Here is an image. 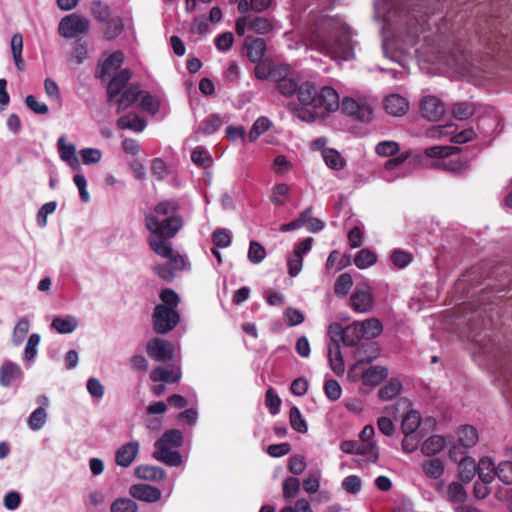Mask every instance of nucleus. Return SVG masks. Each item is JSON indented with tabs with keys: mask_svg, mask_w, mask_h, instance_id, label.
<instances>
[{
	"mask_svg": "<svg viewBox=\"0 0 512 512\" xmlns=\"http://www.w3.org/2000/svg\"><path fill=\"white\" fill-rule=\"evenodd\" d=\"M274 81L276 89L281 95L291 97L297 93L298 99L303 105L298 111V118L302 121L313 122L316 119H323L340 107L339 95L336 90L326 86L317 91L314 84L310 82L298 84L290 68L286 65L281 67V71Z\"/></svg>",
	"mask_w": 512,
	"mask_h": 512,
	"instance_id": "f257e3e1",
	"label": "nucleus"
},
{
	"mask_svg": "<svg viewBox=\"0 0 512 512\" xmlns=\"http://www.w3.org/2000/svg\"><path fill=\"white\" fill-rule=\"evenodd\" d=\"M441 0H377L376 14L398 34L405 30L408 43L413 45L426 17L440 9Z\"/></svg>",
	"mask_w": 512,
	"mask_h": 512,
	"instance_id": "f03ea898",
	"label": "nucleus"
},
{
	"mask_svg": "<svg viewBox=\"0 0 512 512\" xmlns=\"http://www.w3.org/2000/svg\"><path fill=\"white\" fill-rule=\"evenodd\" d=\"M310 45L333 59L354 58L352 31L340 16L319 19L311 32Z\"/></svg>",
	"mask_w": 512,
	"mask_h": 512,
	"instance_id": "7ed1b4c3",
	"label": "nucleus"
},
{
	"mask_svg": "<svg viewBox=\"0 0 512 512\" xmlns=\"http://www.w3.org/2000/svg\"><path fill=\"white\" fill-rule=\"evenodd\" d=\"M459 149L452 146H432L425 149V155L436 158L432 166L452 173H461L466 169V163L458 156Z\"/></svg>",
	"mask_w": 512,
	"mask_h": 512,
	"instance_id": "20e7f679",
	"label": "nucleus"
},
{
	"mask_svg": "<svg viewBox=\"0 0 512 512\" xmlns=\"http://www.w3.org/2000/svg\"><path fill=\"white\" fill-rule=\"evenodd\" d=\"M90 21L77 13L63 17L58 25V33L66 39L77 38L88 33Z\"/></svg>",
	"mask_w": 512,
	"mask_h": 512,
	"instance_id": "39448f33",
	"label": "nucleus"
},
{
	"mask_svg": "<svg viewBox=\"0 0 512 512\" xmlns=\"http://www.w3.org/2000/svg\"><path fill=\"white\" fill-rule=\"evenodd\" d=\"M145 226L150 233L174 237L183 226L182 217L146 216Z\"/></svg>",
	"mask_w": 512,
	"mask_h": 512,
	"instance_id": "423d86ee",
	"label": "nucleus"
},
{
	"mask_svg": "<svg viewBox=\"0 0 512 512\" xmlns=\"http://www.w3.org/2000/svg\"><path fill=\"white\" fill-rule=\"evenodd\" d=\"M179 313L166 305H156L153 313V326L158 334L170 332L179 322Z\"/></svg>",
	"mask_w": 512,
	"mask_h": 512,
	"instance_id": "0eeeda50",
	"label": "nucleus"
},
{
	"mask_svg": "<svg viewBox=\"0 0 512 512\" xmlns=\"http://www.w3.org/2000/svg\"><path fill=\"white\" fill-rule=\"evenodd\" d=\"M341 109L347 115L364 123H369L374 117L373 109L369 104L348 97L343 99Z\"/></svg>",
	"mask_w": 512,
	"mask_h": 512,
	"instance_id": "6e6552de",
	"label": "nucleus"
},
{
	"mask_svg": "<svg viewBox=\"0 0 512 512\" xmlns=\"http://www.w3.org/2000/svg\"><path fill=\"white\" fill-rule=\"evenodd\" d=\"M341 450L347 454L365 456L372 463H375L379 457L378 447L375 443L346 440L341 443Z\"/></svg>",
	"mask_w": 512,
	"mask_h": 512,
	"instance_id": "1a4fd4ad",
	"label": "nucleus"
},
{
	"mask_svg": "<svg viewBox=\"0 0 512 512\" xmlns=\"http://www.w3.org/2000/svg\"><path fill=\"white\" fill-rule=\"evenodd\" d=\"M146 351L151 359L158 362L170 361L174 357V347L172 343L161 338L149 340Z\"/></svg>",
	"mask_w": 512,
	"mask_h": 512,
	"instance_id": "9d476101",
	"label": "nucleus"
},
{
	"mask_svg": "<svg viewBox=\"0 0 512 512\" xmlns=\"http://www.w3.org/2000/svg\"><path fill=\"white\" fill-rule=\"evenodd\" d=\"M351 307L359 313H366L374 306V296L367 286L357 287L350 297Z\"/></svg>",
	"mask_w": 512,
	"mask_h": 512,
	"instance_id": "9b49d317",
	"label": "nucleus"
},
{
	"mask_svg": "<svg viewBox=\"0 0 512 512\" xmlns=\"http://www.w3.org/2000/svg\"><path fill=\"white\" fill-rule=\"evenodd\" d=\"M155 450L152 457L170 467H178L182 464L181 454L175 448L163 444L154 443Z\"/></svg>",
	"mask_w": 512,
	"mask_h": 512,
	"instance_id": "f8f14e48",
	"label": "nucleus"
},
{
	"mask_svg": "<svg viewBox=\"0 0 512 512\" xmlns=\"http://www.w3.org/2000/svg\"><path fill=\"white\" fill-rule=\"evenodd\" d=\"M423 117L430 121H439L445 114L444 103L435 96H425L421 101Z\"/></svg>",
	"mask_w": 512,
	"mask_h": 512,
	"instance_id": "ddd939ff",
	"label": "nucleus"
},
{
	"mask_svg": "<svg viewBox=\"0 0 512 512\" xmlns=\"http://www.w3.org/2000/svg\"><path fill=\"white\" fill-rule=\"evenodd\" d=\"M140 445L138 441H130L121 445L115 454V462L118 466L129 467L136 459L139 453Z\"/></svg>",
	"mask_w": 512,
	"mask_h": 512,
	"instance_id": "4468645a",
	"label": "nucleus"
},
{
	"mask_svg": "<svg viewBox=\"0 0 512 512\" xmlns=\"http://www.w3.org/2000/svg\"><path fill=\"white\" fill-rule=\"evenodd\" d=\"M130 495L140 501L153 503L161 498V491L148 484H134L129 489Z\"/></svg>",
	"mask_w": 512,
	"mask_h": 512,
	"instance_id": "2eb2a0df",
	"label": "nucleus"
},
{
	"mask_svg": "<svg viewBox=\"0 0 512 512\" xmlns=\"http://www.w3.org/2000/svg\"><path fill=\"white\" fill-rule=\"evenodd\" d=\"M131 71L127 68L120 70L109 82L107 87L108 101L112 102L123 91L131 79Z\"/></svg>",
	"mask_w": 512,
	"mask_h": 512,
	"instance_id": "dca6fc26",
	"label": "nucleus"
},
{
	"mask_svg": "<svg viewBox=\"0 0 512 512\" xmlns=\"http://www.w3.org/2000/svg\"><path fill=\"white\" fill-rule=\"evenodd\" d=\"M181 378L180 368L176 366H158L150 372V379L153 382L175 383Z\"/></svg>",
	"mask_w": 512,
	"mask_h": 512,
	"instance_id": "f3484780",
	"label": "nucleus"
},
{
	"mask_svg": "<svg viewBox=\"0 0 512 512\" xmlns=\"http://www.w3.org/2000/svg\"><path fill=\"white\" fill-rule=\"evenodd\" d=\"M171 237H166L160 234L150 233L148 237V243L150 248L159 256L168 258L172 256L173 248L169 241Z\"/></svg>",
	"mask_w": 512,
	"mask_h": 512,
	"instance_id": "a211bd4d",
	"label": "nucleus"
},
{
	"mask_svg": "<svg viewBox=\"0 0 512 512\" xmlns=\"http://www.w3.org/2000/svg\"><path fill=\"white\" fill-rule=\"evenodd\" d=\"M21 375V367L15 362L6 360L0 366V385L2 387H9Z\"/></svg>",
	"mask_w": 512,
	"mask_h": 512,
	"instance_id": "6ab92c4d",
	"label": "nucleus"
},
{
	"mask_svg": "<svg viewBox=\"0 0 512 512\" xmlns=\"http://www.w3.org/2000/svg\"><path fill=\"white\" fill-rule=\"evenodd\" d=\"M384 108L388 114L399 117L407 112L408 102L399 94H391L386 97Z\"/></svg>",
	"mask_w": 512,
	"mask_h": 512,
	"instance_id": "aec40b11",
	"label": "nucleus"
},
{
	"mask_svg": "<svg viewBox=\"0 0 512 512\" xmlns=\"http://www.w3.org/2000/svg\"><path fill=\"white\" fill-rule=\"evenodd\" d=\"M123 58H124L123 53L120 51H116V52L112 53L100 65V68L97 71V77L102 79L105 76H109V75L115 73L120 68V66L123 62Z\"/></svg>",
	"mask_w": 512,
	"mask_h": 512,
	"instance_id": "412c9836",
	"label": "nucleus"
},
{
	"mask_svg": "<svg viewBox=\"0 0 512 512\" xmlns=\"http://www.w3.org/2000/svg\"><path fill=\"white\" fill-rule=\"evenodd\" d=\"M141 94L142 92L137 84L129 85L125 90H123L120 98L117 100V112L120 113L127 110L139 99Z\"/></svg>",
	"mask_w": 512,
	"mask_h": 512,
	"instance_id": "4be33fe9",
	"label": "nucleus"
},
{
	"mask_svg": "<svg viewBox=\"0 0 512 512\" xmlns=\"http://www.w3.org/2000/svg\"><path fill=\"white\" fill-rule=\"evenodd\" d=\"M78 325L79 321L73 315L57 316L51 322V328L59 334H70L77 329Z\"/></svg>",
	"mask_w": 512,
	"mask_h": 512,
	"instance_id": "5701e85b",
	"label": "nucleus"
},
{
	"mask_svg": "<svg viewBox=\"0 0 512 512\" xmlns=\"http://www.w3.org/2000/svg\"><path fill=\"white\" fill-rule=\"evenodd\" d=\"M57 147L63 161L67 162L73 169L79 166V160L76 156V147L73 144H67L64 135L58 139Z\"/></svg>",
	"mask_w": 512,
	"mask_h": 512,
	"instance_id": "b1692460",
	"label": "nucleus"
},
{
	"mask_svg": "<svg viewBox=\"0 0 512 512\" xmlns=\"http://www.w3.org/2000/svg\"><path fill=\"white\" fill-rule=\"evenodd\" d=\"M254 63L256 64L254 73L256 78L259 80H266L268 78L275 80L283 66H276L269 60H260L259 62Z\"/></svg>",
	"mask_w": 512,
	"mask_h": 512,
	"instance_id": "393cba45",
	"label": "nucleus"
},
{
	"mask_svg": "<svg viewBox=\"0 0 512 512\" xmlns=\"http://www.w3.org/2000/svg\"><path fill=\"white\" fill-rule=\"evenodd\" d=\"M245 48L250 61L254 63L263 60L266 51V43L262 38L246 39Z\"/></svg>",
	"mask_w": 512,
	"mask_h": 512,
	"instance_id": "a878e982",
	"label": "nucleus"
},
{
	"mask_svg": "<svg viewBox=\"0 0 512 512\" xmlns=\"http://www.w3.org/2000/svg\"><path fill=\"white\" fill-rule=\"evenodd\" d=\"M360 336L366 339H374L382 333V323L376 318H370L362 322L356 321Z\"/></svg>",
	"mask_w": 512,
	"mask_h": 512,
	"instance_id": "bb28decb",
	"label": "nucleus"
},
{
	"mask_svg": "<svg viewBox=\"0 0 512 512\" xmlns=\"http://www.w3.org/2000/svg\"><path fill=\"white\" fill-rule=\"evenodd\" d=\"M135 475L139 479L148 481H161L166 478V472L157 466L140 465L135 469Z\"/></svg>",
	"mask_w": 512,
	"mask_h": 512,
	"instance_id": "cd10ccee",
	"label": "nucleus"
},
{
	"mask_svg": "<svg viewBox=\"0 0 512 512\" xmlns=\"http://www.w3.org/2000/svg\"><path fill=\"white\" fill-rule=\"evenodd\" d=\"M179 209L180 205L177 200H165L155 206L153 214H148L147 216H158V219L160 217H181L178 215Z\"/></svg>",
	"mask_w": 512,
	"mask_h": 512,
	"instance_id": "c85d7f7f",
	"label": "nucleus"
},
{
	"mask_svg": "<svg viewBox=\"0 0 512 512\" xmlns=\"http://www.w3.org/2000/svg\"><path fill=\"white\" fill-rule=\"evenodd\" d=\"M328 358L331 369L336 374H341L345 370L344 361L340 351V345L337 341H332L328 348Z\"/></svg>",
	"mask_w": 512,
	"mask_h": 512,
	"instance_id": "c756f323",
	"label": "nucleus"
},
{
	"mask_svg": "<svg viewBox=\"0 0 512 512\" xmlns=\"http://www.w3.org/2000/svg\"><path fill=\"white\" fill-rule=\"evenodd\" d=\"M445 465L440 458H432L422 463V471L426 477L438 480L444 474Z\"/></svg>",
	"mask_w": 512,
	"mask_h": 512,
	"instance_id": "7c9ffc66",
	"label": "nucleus"
},
{
	"mask_svg": "<svg viewBox=\"0 0 512 512\" xmlns=\"http://www.w3.org/2000/svg\"><path fill=\"white\" fill-rule=\"evenodd\" d=\"M117 125L120 129H129L134 132H142L146 127L144 119L134 114H128L120 117L117 120Z\"/></svg>",
	"mask_w": 512,
	"mask_h": 512,
	"instance_id": "2f4dec72",
	"label": "nucleus"
},
{
	"mask_svg": "<svg viewBox=\"0 0 512 512\" xmlns=\"http://www.w3.org/2000/svg\"><path fill=\"white\" fill-rule=\"evenodd\" d=\"M495 464L491 458L484 457L479 461L477 466V473L479 478L484 483H491L496 476Z\"/></svg>",
	"mask_w": 512,
	"mask_h": 512,
	"instance_id": "473e14b6",
	"label": "nucleus"
},
{
	"mask_svg": "<svg viewBox=\"0 0 512 512\" xmlns=\"http://www.w3.org/2000/svg\"><path fill=\"white\" fill-rule=\"evenodd\" d=\"M446 446L445 439L440 435H432L424 441L421 452L425 456H433L440 453Z\"/></svg>",
	"mask_w": 512,
	"mask_h": 512,
	"instance_id": "72a5a7b5",
	"label": "nucleus"
},
{
	"mask_svg": "<svg viewBox=\"0 0 512 512\" xmlns=\"http://www.w3.org/2000/svg\"><path fill=\"white\" fill-rule=\"evenodd\" d=\"M387 375L388 371L385 367L372 366L363 373L362 379L365 384L376 386L385 379Z\"/></svg>",
	"mask_w": 512,
	"mask_h": 512,
	"instance_id": "f704fd0d",
	"label": "nucleus"
},
{
	"mask_svg": "<svg viewBox=\"0 0 512 512\" xmlns=\"http://www.w3.org/2000/svg\"><path fill=\"white\" fill-rule=\"evenodd\" d=\"M30 329V322L26 317H22L16 323L11 337L14 346H20L25 340Z\"/></svg>",
	"mask_w": 512,
	"mask_h": 512,
	"instance_id": "c9c22d12",
	"label": "nucleus"
},
{
	"mask_svg": "<svg viewBox=\"0 0 512 512\" xmlns=\"http://www.w3.org/2000/svg\"><path fill=\"white\" fill-rule=\"evenodd\" d=\"M402 384L397 379H392L382 386L378 392L379 398L384 401H389L401 393Z\"/></svg>",
	"mask_w": 512,
	"mask_h": 512,
	"instance_id": "e433bc0d",
	"label": "nucleus"
},
{
	"mask_svg": "<svg viewBox=\"0 0 512 512\" xmlns=\"http://www.w3.org/2000/svg\"><path fill=\"white\" fill-rule=\"evenodd\" d=\"M421 423V417L419 412L415 410L408 411L403 419L401 424V429L403 433H415Z\"/></svg>",
	"mask_w": 512,
	"mask_h": 512,
	"instance_id": "4c0bfd02",
	"label": "nucleus"
},
{
	"mask_svg": "<svg viewBox=\"0 0 512 512\" xmlns=\"http://www.w3.org/2000/svg\"><path fill=\"white\" fill-rule=\"evenodd\" d=\"M322 157L325 164L334 170H340L344 167L345 161L335 149L326 148L322 151Z\"/></svg>",
	"mask_w": 512,
	"mask_h": 512,
	"instance_id": "58836bf2",
	"label": "nucleus"
},
{
	"mask_svg": "<svg viewBox=\"0 0 512 512\" xmlns=\"http://www.w3.org/2000/svg\"><path fill=\"white\" fill-rule=\"evenodd\" d=\"M191 160L195 165L201 168H208L213 162L209 151L202 146H198L193 150Z\"/></svg>",
	"mask_w": 512,
	"mask_h": 512,
	"instance_id": "ea45409f",
	"label": "nucleus"
},
{
	"mask_svg": "<svg viewBox=\"0 0 512 512\" xmlns=\"http://www.w3.org/2000/svg\"><path fill=\"white\" fill-rule=\"evenodd\" d=\"M377 261V257L374 252L369 249H361L357 252L354 258V264L359 269H366L374 265Z\"/></svg>",
	"mask_w": 512,
	"mask_h": 512,
	"instance_id": "a19ab883",
	"label": "nucleus"
},
{
	"mask_svg": "<svg viewBox=\"0 0 512 512\" xmlns=\"http://www.w3.org/2000/svg\"><path fill=\"white\" fill-rule=\"evenodd\" d=\"M156 442L173 448H178L183 443V434L180 430L171 429L166 431Z\"/></svg>",
	"mask_w": 512,
	"mask_h": 512,
	"instance_id": "79ce46f5",
	"label": "nucleus"
},
{
	"mask_svg": "<svg viewBox=\"0 0 512 512\" xmlns=\"http://www.w3.org/2000/svg\"><path fill=\"white\" fill-rule=\"evenodd\" d=\"M40 341L41 336L38 333H33L29 336L23 352V360L25 362H31L35 359Z\"/></svg>",
	"mask_w": 512,
	"mask_h": 512,
	"instance_id": "37998d69",
	"label": "nucleus"
},
{
	"mask_svg": "<svg viewBox=\"0 0 512 512\" xmlns=\"http://www.w3.org/2000/svg\"><path fill=\"white\" fill-rule=\"evenodd\" d=\"M360 331L358 329L357 323L354 322L351 325L347 326L342 332V342L344 345L353 347L358 344V342L363 338L360 336Z\"/></svg>",
	"mask_w": 512,
	"mask_h": 512,
	"instance_id": "c03bdc74",
	"label": "nucleus"
},
{
	"mask_svg": "<svg viewBox=\"0 0 512 512\" xmlns=\"http://www.w3.org/2000/svg\"><path fill=\"white\" fill-rule=\"evenodd\" d=\"M459 442L464 448L473 446L478 440V434L473 426H464L458 432Z\"/></svg>",
	"mask_w": 512,
	"mask_h": 512,
	"instance_id": "a18cd8bd",
	"label": "nucleus"
},
{
	"mask_svg": "<svg viewBox=\"0 0 512 512\" xmlns=\"http://www.w3.org/2000/svg\"><path fill=\"white\" fill-rule=\"evenodd\" d=\"M47 421V412L44 407L35 409L28 418V426L33 431H38Z\"/></svg>",
	"mask_w": 512,
	"mask_h": 512,
	"instance_id": "49530a36",
	"label": "nucleus"
},
{
	"mask_svg": "<svg viewBox=\"0 0 512 512\" xmlns=\"http://www.w3.org/2000/svg\"><path fill=\"white\" fill-rule=\"evenodd\" d=\"M475 113V105L471 102H458L453 105L452 114L456 119L465 120Z\"/></svg>",
	"mask_w": 512,
	"mask_h": 512,
	"instance_id": "de8ad7c7",
	"label": "nucleus"
},
{
	"mask_svg": "<svg viewBox=\"0 0 512 512\" xmlns=\"http://www.w3.org/2000/svg\"><path fill=\"white\" fill-rule=\"evenodd\" d=\"M289 420L291 427L299 433H306L308 430L307 422L302 416L298 407L293 406L290 409Z\"/></svg>",
	"mask_w": 512,
	"mask_h": 512,
	"instance_id": "09e8293b",
	"label": "nucleus"
},
{
	"mask_svg": "<svg viewBox=\"0 0 512 512\" xmlns=\"http://www.w3.org/2000/svg\"><path fill=\"white\" fill-rule=\"evenodd\" d=\"M271 126V121L264 116L259 117L252 125L249 132V140L254 142Z\"/></svg>",
	"mask_w": 512,
	"mask_h": 512,
	"instance_id": "8fccbe9b",
	"label": "nucleus"
},
{
	"mask_svg": "<svg viewBox=\"0 0 512 512\" xmlns=\"http://www.w3.org/2000/svg\"><path fill=\"white\" fill-rule=\"evenodd\" d=\"M91 13L97 21L102 23L108 22L110 19V7L102 1H95L91 4Z\"/></svg>",
	"mask_w": 512,
	"mask_h": 512,
	"instance_id": "3c124183",
	"label": "nucleus"
},
{
	"mask_svg": "<svg viewBox=\"0 0 512 512\" xmlns=\"http://www.w3.org/2000/svg\"><path fill=\"white\" fill-rule=\"evenodd\" d=\"M273 26L268 18L265 17H253L249 20V29L253 30L257 34H267L272 30Z\"/></svg>",
	"mask_w": 512,
	"mask_h": 512,
	"instance_id": "603ef678",
	"label": "nucleus"
},
{
	"mask_svg": "<svg viewBox=\"0 0 512 512\" xmlns=\"http://www.w3.org/2000/svg\"><path fill=\"white\" fill-rule=\"evenodd\" d=\"M290 192L287 184H276L272 189L271 202L276 206H283Z\"/></svg>",
	"mask_w": 512,
	"mask_h": 512,
	"instance_id": "864d4df0",
	"label": "nucleus"
},
{
	"mask_svg": "<svg viewBox=\"0 0 512 512\" xmlns=\"http://www.w3.org/2000/svg\"><path fill=\"white\" fill-rule=\"evenodd\" d=\"M110 510L111 512H137L138 506L130 498H118L112 502Z\"/></svg>",
	"mask_w": 512,
	"mask_h": 512,
	"instance_id": "5fc2aeb1",
	"label": "nucleus"
},
{
	"mask_svg": "<svg viewBox=\"0 0 512 512\" xmlns=\"http://www.w3.org/2000/svg\"><path fill=\"white\" fill-rule=\"evenodd\" d=\"M447 495L452 503H462L466 500L467 494L462 484L452 482L448 486Z\"/></svg>",
	"mask_w": 512,
	"mask_h": 512,
	"instance_id": "6e6d98bb",
	"label": "nucleus"
},
{
	"mask_svg": "<svg viewBox=\"0 0 512 512\" xmlns=\"http://www.w3.org/2000/svg\"><path fill=\"white\" fill-rule=\"evenodd\" d=\"M266 257L265 248L257 241H251L248 250V259L253 264L261 263Z\"/></svg>",
	"mask_w": 512,
	"mask_h": 512,
	"instance_id": "4d7b16f0",
	"label": "nucleus"
},
{
	"mask_svg": "<svg viewBox=\"0 0 512 512\" xmlns=\"http://www.w3.org/2000/svg\"><path fill=\"white\" fill-rule=\"evenodd\" d=\"M353 285V280L350 274L343 273L335 281L334 291L338 296H345Z\"/></svg>",
	"mask_w": 512,
	"mask_h": 512,
	"instance_id": "13d9d810",
	"label": "nucleus"
},
{
	"mask_svg": "<svg viewBox=\"0 0 512 512\" xmlns=\"http://www.w3.org/2000/svg\"><path fill=\"white\" fill-rule=\"evenodd\" d=\"M321 472L319 470L310 471L307 478L303 481V489L309 494H314L320 486Z\"/></svg>",
	"mask_w": 512,
	"mask_h": 512,
	"instance_id": "bf43d9fd",
	"label": "nucleus"
},
{
	"mask_svg": "<svg viewBox=\"0 0 512 512\" xmlns=\"http://www.w3.org/2000/svg\"><path fill=\"white\" fill-rule=\"evenodd\" d=\"M496 476L504 484H512V461L500 462L496 469Z\"/></svg>",
	"mask_w": 512,
	"mask_h": 512,
	"instance_id": "052dcab7",
	"label": "nucleus"
},
{
	"mask_svg": "<svg viewBox=\"0 0 512 512\" xmlns=\"http://www.w3.org/2000/svg\"><path fill=\"white\" fill-rule=\"evenodd\" d=\"M300 489V481L296 477H287L282 485L283 496L285 498H293L297 495Z\"/></svg>",
	"mask_w": 512,
	"mask_h": 512,
	"instance_id": "680f3d73",
	"label": "nucleus"
},
{
	"mask_svg": "<svg viewBox=\"0 0 512 512\" xmlns=\"http://www.w3.org/2000/svg\"><path fill=\"white\" fill-rule=\"evenodd\" d=\"M212 242L217 248H227L231 244L230 232L226 229H216L212 233Z\"/></svg>",
	"mask_w": 512,
	"mask_h": 512,
	"instance_id": "e2e57ef3",
	"label": "nucleus"
},
{
	"mask_svg": "<svg viewBox=\"0 0 512 512\" xmlns=\"http://www.w3.org/2000/svg\"><path fill=\"white\" fill-rule=\"evenodd\" d=\"M476 470L477 468L473 461L463 459L460 462L459 476L462 481L470 482L474 478Z\"/></svg>",
	"mask_w": 512,
	"mask_h": 512,
	"instance_id": "0e129e2a",
	"label": "nucleus"
},
{
	"mask_svg": "<svg viewBox=\"0 0 512 512\" xmlns=\"http://www.w3.org/2000/svg\"><path fill=\"white\" fill-rule=\"evenodd\" d=\"M390 258L392 263L398 268H405L412 261V255L401 249L394 250Z\"/></svg>",
	"mask_w": 512,
	"mask_h": 512,
	"instance_id": "69168bd1",
	"label": "nucleus"
},
{
	"mask_svg": "<svg viewBox=\"0 0 512 512\" xmlns=\"http://www.w3.org/2000/svg\"><path fill=\"white\" fill-rule=\"evenodd\" d=\"M375 151L379 156L388 157L399 151V145L395 141H382L376 145Z\"/></svg>",
	"mask_w": 512,
	"mask_h": 512,
	"instance_id": "338daca9",
	"label": "nucleus"
},
{
	"mask_svg": "<svg viewBox=\"0 0 512 512\" xmlns=\"http://www.w3.org/2000/svg\"><path fill=\"white\" fill-rule=\"evenodd\" d=\"M265 404L272 415H276L279 412L281 405L280 397L275 393L274 389L270 387L266 391Z\"/></svg>",
	"mask_w": 512,
	"mask_h": 512,
	"instance_id": "774afa93",
	"label": "nucleus"
}]
</instances>
